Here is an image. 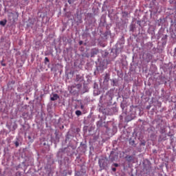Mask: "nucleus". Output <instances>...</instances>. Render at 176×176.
I'll list each match as a JSON object with an SVG mask.
<instances>
[{
    "label": "nucleus",
    "mask_w": 176,
    "mask_h": 176,
    "mask_svg": "<svg viewBox=\"0 0 176 176\" xmlns=\"http://www.w3.org/2000/svg\"><path fill=\"white\" fill-rule=\"evenodd\" d=\"M83 76L79 75V74H77L76 76V82H83Z\"/></svg>",
    "instance_id": "nucleus-3"
},
{
    "label": "nucleus",
    "mask_w": 176,
    "mask_h": 176,
    "mask_svg": "<svg viewBox=\"0 0 176 176\" xmlns=\"http://www.w3.org/2000/svg\"><path fill=\"white\" fill-rule=\"evenodd\" d=\"M68 3H69V5H71V3H72V0H68Z\"/></svg>",
    "instance_id": "nucleus-13"
},
{
    "label": "nucleus",
    "mask_w": 176,
    "mask_h": 176,
    "mask_svg": "<svg viewBox=\"0 0 176 176\" xmlns=\"http://www.w3.org/2000/svg\"><path fill=\"white\" fill-rule=\"evenodd\" d=\"M98 54V50L94 49L91 50V54Z\"/></svg>",
    "instance_id": "nucleus-8"
},
{
    "label": "nucleus",
    "mask_w": 176,
    "mask_h": 176,
    "mask_svg": "<svg viewBox=\"0 0 176 176\" xmlns=\"http://www.w3.org/2000/svg\"><path fill=\"white\" fill-rule=\"evenodd\" d=\"M110 159H111V162H113V160H115V159H112L111 157H112V155H110Z\"/></svg>",
    "instance_id": "nucleus-14"
},
{
    "label": "nucleus",
    "mask_w": 176,
    "mask_h": 176,
    "mask_svg": "<svg viewBox=\"0 0 176 176\" xmlns=\"http://www.w3.org/2000/svg\"><path fill=\"white\" fill-rule=\"evenodd\" d=\"M15 145H16V146H19V142H16Z\"/></svg>",
    "instance_id": "nucleus-16"
},
{
    "label": "nucleus",
    "mask_w": 176,
    "mask_h": 176,
    "mask_svg": "<svg viewBox=\"0 0 176 176\" xmlns=\"http://www.w3.org/2000/svg\"><path fill=\"white\" fill-rule=\"evenodd\" d=\"M99 166L100 167V170H105L108 167V160H99Z\"/></svg>",
    "instance_id": "nucleus-1"
},
{
    "label": "nucleus",
    "mask_w": 176,
    "mask_h": 176,
    "mask_svg": "<svg viewBox=\"0 0 176 176\" xmlns=\"http://www.w3.org/2000/svg\"><path fill=\"white\" fill-rule=\"evenodd\" d=\"M113 166L114 167H119V164H113Z\"/></svg>",
    "instance_id": "nucleus-12"
},
{
    "label": "nucleus",
    "mask_w": 176,
    "mask_h": 176,
    "mask_svg": "<svg viewBox=\"0 0 176 176\" xmlns=\"http://www.w3.org/2000/svg\"><path fill=\"white\" fill-rule=\"evenodd\" d=\"M49 61H50V60H49V58L45 57V63H49Z\"/></svg>",
    "instance_id": "nucleus-10"
},
{
    "label": "nucleus",
    "mask_w": 176,
    "mask_h": 176,
    "mask_svg": "<svg viewBox=\"0 0 176 176\" xmlns=\"http://www.w3.org/2000/svg\"><path fill=\"white\" fill-rule=\"evenodd\" d=\"M112 171L113 172L116 171V168H112Z\"/></svg>",
    "instance_id": "nucleus-17"
},
{
    "label": "nucleus",
    "mask_w": 176,
    "mask_h": 176,
    "mask_svg": "<svg viewBox=\"0 0 176 176\" xmlns=\"http://www.w3.org/2000/svg\"><path fill=\"white\" fill-rule=\"evenodd\" d=\"M125 159L127 162H129L130 163L131 162H133V160H134V156H133V155H126L125 157Z\"/></svg>",
    "instance_id": "nucleus-4"
},
{
    "label": "nucleus",
    "mask_w": 176,
    "mask_h": 176,
    "mask_svg": "<svg viewBox=\"0 0 176 176\" xmlns=\"http://www.w3.org/2000/svg\"><path fill=\"white\" fill-rule=\"evenodd\" d=\"M152 60V54H146V61L147 63H149Z\"/></svg>",
    "instance_id": "nucleus-5"
},
{
    "label": "nucleus",
    "mask_w": 176,
    "mask_h": 176,
    "mask_svg": "<svg viewBox=\"0 0 176 176\" xmlns=\"http://www.w3.org/2000/svg\"><path fill=\"white\" fill-rule=\"evenodd\" d=\"M79 45H83V41H79Z\"/></svg>",
    "instance_id": "nucleus-15"
},
{
    "label": "nucleus",
    "mask_w": 176,
    "mask_h": 176,
    "mask_svg": "<svg viewBox=\"0 0 176 176\" xmlns=\"http://www.w3.org/2000/svg\"><path fill=\"white\" fill-rule=\"evenodd\" d=\"M172 38H175V36H174V35H172Z\"/></svg>",
    "instance_id": "nucleus-20"
},
{
    "label": "nucleus",
    "mask_w": 176,
    "mask_h": 176,
    "mask_svg": "<svg viewBox=\"0 0 176 176\" xmlns=\"http://www.w3.org/2000/svg\"><path fill=\"white\" fill-rule=\"evenodd\" d=\"M76 115L77 116H80V115H82V111H80V110L76 111Z\"/></svg>",
    "instance_id": "nucleus-9"
},
{
    "label": "nucleus",
    "mask_w": 176,
    "mask_h": 176,
    "mask_svg": "<svg viewBox=\"0 0 176 176\" xmlns=\"http://www.w3.org/2000/svg\"><path fill=\"white\" fill-rule=\"evenodd\" d=\"M84 107L83 105H81V109H83Z\"/></svg>",
    "instance_id": "nucleus-18"
},
{
    "label": "nucleus",
    "mask_w": 176,
    "mask_h": 176,
    "mask_svg": "<svg viewBox=\"0 0 176 176\" xmlns=\"http://www.w3.org/2000/svg\"><path fill=\"white\" fill-rule=\"evenodd\" d=\"M142 145H145V143H142Z\"/></svg>",
    "instance_id": "nucleus-21"
},
{
    "label": "nucleus",
    "mask_w": 176,
    "mask_h": 176,
    "mask_svg": "<svg viewBox=\"0 0 176 176\" xmlns=\"http://www.w3.org/2000/svg\"><path fill=\"white\" fill-rule=\"evenodd\" d=\"M131 31H133V29H131Z\"/></svg>",
    "instance_id": "nucleus-22"
},
{
    "label": "nucleus",
    "mask_w": 176,
    "mask_h": 176,
    "mask_svg": "<svg viewBox=\"0 0 176 176\" xmlns=\"http://www.w3.org/2000/svg\"><path fill=\"white\" fill-rule=\"evenodd\" d=\"M175 54H176V47L175 48Z\"/></svg>",
    "instance_id": "nucleus-19"
},
{
    "label": "nucleus",
    "mask_w": 176,
    "mask_h": 176,
    "mask_svg": "<svg viewBox=\"0 0 176 176\" xmlns=\"http://www.w3.org/2000/svg\"><path fill=\"white\" fill-rule=\"evenodd\" d=\"M7 23H8V21L6 19H5L4 21H0V25L5 27Z\"/></svg>",
    "instance_id": "nucleus-6"
},
{
    "label": "nucleus",
    "mask_w": 176,
    "mask_h": 176,
    "mask_svg": "<svg viewBox=\"0 0 176 176\" xmlns=\"http://www.w3.org/2000/svg\"><path fill=\"white\" fill-rule=\"evenodd\" d=\"M29 138H31V137L29 136Z\"/></svg>",
    "instance_id": "nucleus-23"
},
{
    "label": "nucleus",
    "mask_w": 176,
    "mask_h": 176,
    "mask_svg": "<svg viewBox=\"0 0 176 176\" xmlns=\"http://www.w3.org/2000/svg\"><path fill=\"white\" fill-rule=\"evenodd\" d=\"M58 98H60V96H58V94H54L51 97L50 100L51 101H56V100H58Z\"/></svg>",
    "instance_id": "nucleus-2"
},
{
    "label": "nucleus",
    "mask_w": 176,
    "mask_h": 176,
    "mask_svg": "<svg viewBox=\"0 0 176 176\" xmlns=\"http://www.w3.org/2000/svg\"><path fill=\"white\" fill-rule=\"evenodd\" d=\"M14 16V13H13V12L8 13V19H9L12 20V19H13Z\"/></svg>",
    "instance_id": "nucleus-7"
},
{
    "label": "nucleus",
    "mask_w": 176,
    "mask_h": 176,
    "mask_svg": "<svg viewBox=\"0 0 176 176\" xmlns=\"http://www.w3.org/2000/svg\"><path fill=\"white\" fill-rule=\"evenodd\" d=\"M1 65L2 67H6V65L3 63V60L1 61Z\"/></svg>",
    "instance_id": "nucleus-11"
}]
</instances>
